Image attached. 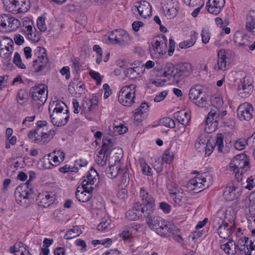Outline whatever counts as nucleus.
<instances>
[{
  "label": "nucleus",
  "instance_id": "1a4fd4ad",
  "mask_svg": "<svg viewBox=\"0 0 255 255\" xmlns=\"http://www.w3.org/2000/svg\"><path fill=\"white\" fill-rule=\"evenodd\" d=\"M220 112L217 107H212L205 120V130L207 133H211L215 130V127L217 124L219 118Z\"/></svg>",
  "mask_w": 255,
  "mask_h": 255
},
{
  "label": "nucleus",
  "instance_id": "603ef678",
  "mask_svg": "<svg viewBox=\"0 0 255 255\" xmlns=\"http://www.w3.org/2000/svg\"><path fill=\"white\" fill-rule=\"evenodd\" d=\"M241 39L242 41L244 40V34L241 32H237L235 33L234 36V42L239 46H246L247 44L245 42H241L240 39Z\"/></svg>",
  "mask_w": 255,
  "mask_h": 255
},
{
  "label": "nucleus",
  "instance_id": "58836bf2",
  "mask_svg": "<svg viewBox=\"0 0 255 255\" xmlns=\"http://www.w3.org/2000/svg\"><path fill=\"white\" fill-rule=\"evenodd\" d=\"M162 219L158 216H151L146 219V222L148 227L154 231L156 229V227L158 226L159 223Z\"/></svg>",
  "mask_w": 255,
  "mask_h": 255
},
{
  "label": "nucleus",
  "instance_id": "5701e85b",
  "mask_svg": "<svg viewBox=\"0 0 255 255\" xmlns=\"http://www.w3.org/2000/svg\"><path fill=\"white\" fill-rule=\"evenodd\" d=\"M240 190L234 184L227 186L224 189L223 196L227 201H233L240 195Z\"/></svg>",
  "mask_w": 255,
  "mask_h": 255
},
{
  "label": "nucleus",
  "instance_id": "6e6552de",
  "mask_svg": "<svg viewBox=\"0 0 255 255\" xmlns=\"http://www.w3.org/2000/svg\"><path fill=\"white\" fill-rule=\"evenodd\" d=\"M167 39L163 35L158 37V39L152 43V45L149 47V52L152 56L158 57L167 51Z\"/></svg>",
  "mask_w": 255,
  "mask_h": 255
},
{
  "label": "nucleus",
  "instance_id": "864d4df0",
  "mask_svg": "<svg viewBox=\"0 0 255 255\" xmlns=\"http://www.w3.org/2000/svg\"><path fill=\"white\" fill-rule=\"evenodd\" d=\"M160 123L161 125L169 128H173L175 126L174 120L169 117H166L161 119Z\"/></svg>",
  "mask_w": 255,
  "mask_h": 255
},
{
  "label": "nucleus",
  "instance_id": "8fccbe9b",
  "mask_svg": "<svg viewBox=\"0 0 255 255\" xmlns=\"http://www.w3.org/2000/svg\"><path fill=\"white\" fill-rule=\"evenodd\" d=\"M224 136L222 133H218L217 135L216 141L215 145L218 147V150L220 153L224 152Z\"/></svg>",
  "mask_w": 255,
  "mask_h": 255
},
{
  "label": "nucleus",
  "instance_id": "473e14b6",
  "mask_svg": "<svg viewBox=\"0 0 255 255\" xmlns=\"http://www.w3.org/2000/svg\"><path fill=\"white\" fill-rule=\"evenodd\" d=\"M174 118L183 126L187 124L190 120V116L184 110L175 113Z\"/></svg>",
  "mask_w": 255,
  "mask_h": 255
},
{
  "label": "nucleus",
  "instance_id": "774afa93",
  "mask_svg": "<svg viewBox=\"0 0 255 255\" xmlns=\"http://www.w3.org/2000/svg\"><path fill=\"white\" fill-rule=\"evenodd\" d=\"M247 185L245 186L246 189L252 190L255 187V182L252 177H248L246 180Z\"/></svg>",
  "mask_w": 255,
  "mask_h": 255
},
{
  "label": "nucleus",
  "instance_id": "4be33fe9",
  "mask_svg": "<svg viewBox=\"0 0 255 255\" xmlns=\"http://www.w3.org/2000/svg\"><path fill=\"white\" fill-rule=\"evenodd\" d=\"M36 177L35 173L33 171L29 172V178L26 182L23 184L24 190L20 193L23 199H29L33 198V191L30 184V181H32Z\"/></svg>",
  "mask_w": 255,
  "mask_h": 255
},
{
  "label": "nucleus",
  "instance_id": "6e6d98bb",
  "mask_svg": "<svg viewBox=\"0 0 255 255\" xmlns=\"http://www.w3.org/2000/svg\"><path fill=\"white\" fill-rule=\"evenodd\" d=\"M245 237L243 238H240L238 241V245H237V248L239 255H246L245 250Z\"/></svg>",
  "mask_w": 255,
  "mask_h": 255
},
{
  "label": "nucleus",
  "instance_id": "69168bd1",
  "mask_svg": "<svg viewBox=\"0 0 255 255\" xmlns=\"http://www.w3.org/2000/svg\"><path fill=\"white\" fill-rule=\"evenodd\" d=\"M89 74L90 76L96 81V84L97 85H100L102 82V79L101 78L100 74L99 72H96L93 70H91Z\"/></svg>",
  "mask_w": 255,
  "mask_h": 255
},
{
  "label": "nucleus",
  "instance_id": "39448f33",
  "mask_svg": "<svg viewBox=\"0 0 255 255\" xmlns=\"http://www.w3.org/2000/svg\"><path fill=\"white\" fill-rule=\"evenodd\" d=\"M3 3L5 10L14 14L25 12L30 8L28 0H3Z\"/></svg>",
  "mask_w": 255,
  "mask_h": 255
},
{
  "label": "nucleus",
  "instance_id": "c85d7f7f",
  "mask_svg": "<svg viewBox=\"0 0 255 255\" xmlns=\"http://www.w3.org/2000/svg\"><path fill=\"white\" fill-rule=\"evenodd\" d=\"M246 28L249 32L255 35V10H251L248 12Z\"/></svg>",
  "mask_w": 255,
  "mask_h": 255
},
{
  "label": "nucleus",
  "instance_id": "5fc2aeb1",
  "mask_svg": "<svg viewBox=\"0 0 255 255\" xmlns=\"http://www.w3.org/2000/svg\"><path fill=\"white\" fill-rule=\"evenodd\" d=\"M112 146V142L111 138L104 136L103 138L102 147L101 149L105 152H108Z\"/></svg>",
  "mask_w": 255,
  "mask_h": 255
},
{
  "label": "nucleus",
  "instance_id": "c9c22d12",
  "mask_svg": "<svg viewBox=\"0 0 255 255\" xmlns=\"http://www.w3.org/2000/svg\"><path fill=\"white\" fill-rule=\"evenodd\" d=\"M139 197L142 201L141 204L155 203V200L152 195L143 188L140 190Z\"/></svg>",
  "mask_w": 255,
  "mask_h": 255
},
{
  "label": "nucleus",
  "instance_id": "7c9ffc66",
  "mask_svg": "<svg viewBox=\"0 0 255 255\" xmlns=\"http://www.w3.org/2000/svg\"><path fill=\"white\" fill-rule=\"evenodd\" d=\"M139 15L142 17L146 18L149 16L151 12V6L147 1H143L138 6H136Z\"/></svg>",
  "mask_w": 255,
  "mask_h": 255
},
{
  "label": "nucleus",
  "instance_id": "e2e57ef3",
  "mask_svg": "<svg viewBox=\"0 0 255 255\" xmlns=\"http://www.w3.org/2000/svg\"><path fill=\"white\" fill-rule=\"evenodd\" d=\"M245 204L249 208L255 205V193L250 194L249 197L245 200Z\"/></svg>",
  "mask_w": 255,
  "mask_h": 255
},
{
  "label": "nucleus",
  "instance_id": "c756f323",
  "mask_svg": "<svg viewBox=\"0 0 255 255\" xmlns=\"http://www.w3.org/2000/svg\"><path fill=\"white\" fill-rule=\"evenodd\" d=\"M221 249L229 255H235L239 254L237 248V245L233 240L229 239L226 244H223L220 246Z\"/></svg>",
  "mask_w": 255,
  "mask_h": 255
},
{
  "label": "nucleus",
  "instance_id": "680f3d73",
  "mask_svg": "<svg viewBox=\"0 0 255 255\" xmlns=\"http://www.w3.org/2000/svg\"><path fill=\"white\" fill-rule=\"evenodd\" d=\"M166 10H164V13L168 17V18H172L176 16L178 10L177 9L174 7H172L170 8H168L166 11Z\"/></svg>",
  "mask_w": 255,
  "mask_h": 255
},
{
  "label": "nucleus",
  "instance_id": "bb28decb",
  "mask_svg": "<svg viewBox=\"0 0 255 255\" xmlns=\"http://www.w3.org/2000/svg\"><path fill=\"white\" fill-rule=\"evenodd\" d=\"M155 203L140 204L138 203L139 211L141 217L143 216L147 219L152 216L155 210Z\"/></svg>",
  "mask_w": 255,
  "mask_h": 255
},
{
  "label": "nucleus",
  "instance_id": "37998d69",
  "mask_svg": "<svg viewBox=\"0 0 255 255\" xmlns=\"http://www.w3.org/2000/svg\"><path fill=\"white\" fill-rule=\"evenodd\" d=\"M175 70L176 66H174L171 63H167L165 67L163 75L166 77L171 76L176 80Z\"/></svg>",
  "mask_w": 255,
  "mask_h": 255
},
{
  "label": "nucleus",
  "instance_id": "0eeeda50",
  "mask_svg": "<svg viewBox=\"0 0 255 255\" xmlns=\"http://www.w3.org/2000/svg\"><path fill=\"white\" fill-rule=\"evenodd\" d=\"M189 98L194 104L199 107H205L208 104L207 96L202 89L199 88L197 86L190 89Z\"/></svg>",
  "mask_w": 255,
  "mask_h": 255
},
{
  "label": "nucleus",
  "instance_id": "a211bd4d",
  "mask_svg": "<svg viewBox=\"0 0 255 255\" xmlns=\"http://www.w3.org/2000/svg\"><path fill=\"white\" fill-rule=\"evenodd\" d=\"M225 0H208L206 6L209 13L217 15L225 5Z\"/></svg>",
  "mask_w": 255,
  "mask_h": 255
},
{
  "label": "nucleus",
  "instance_id": "f257e3e1",
  "mask_svg": "<svg viewBox=\"0 0 255 255\" xmlns=\"http://www.w3.org/2000/svg\"><path fill=\"white\" fill-rule=\"evenodd\" d=\"M222 215H224V218L221 216L220 212L216 214L213 220V226L218 228V234L220 238L228 239L235 230L236 211L234 209L229 207L225 213H222Z\"/></svg>",
  "mask_w": 255,
  "mask_h": 255
},
{
  "label": "nucleus",
  "instance_id": "0e129e2a",
  "mask_svg": "<svg viewBox=\"0 0 255 255\" xmlns=\"http://www.w3.org/2000/svg\"><path fill=\"white\" fill-rule=\"evenodd\" d=\"M202 41L204 44L209 42L210 38V33L206 29H203L201 33Z\"/></svg>",
  "mask_w": 255,
  "mask_h": 255
},
{
  "label": "nucleus",
  "instance_id": "20e7f679",
  "mask_svg": "<svg viewBox=\"0 0 255 255\" xmlns=\"http://www.w3.org/2000/svg\"><path fill=\"white\" fill-rule=\"evenodd\" d=\"M213 182V177L209 172H203L191 179L187 184V188L199 193L209 187Z\"/></svg>",
  "mask_w": 255,
  "mask_h": 255
},
{
  "label": "nucleus",
  "instance_id": "de8ad7c7",
  "mask_svg": "<svg viewBox=\"0 0 255 255\" xmlns=\"http://www.w3.org/2000/svg\"><path fill=\"white\" fill-rule=\"evenodd\" d=\"M81 232L79 230L78 227H74L73 229L69 230L64 236L66 240H70L79 236Z\"/></svg>",
  "mask_w": 255,
  "mask_h": 255
},
{
  "label": "nucleus",
  "instance_id": "c03bdc74",
  "mask_svg": "<svg viewBox=\"0 0 255 255\" xmlns=\"http://www.w3.org/2000/svg\"><path fill=\"white\" fill-rule=\"evenodd\" d=\"M252 139L240 138L237 140L234 146L236 149L239 150H243L245 148L246 145L248 144H251Z\"/></svg>",
  "mask_w": 255,
  "mask_h": 255
},
{
  "label": "nucleus",
  "instance_id": "4d7b16f0",
  "mask_svg": "<svg viewBox=\"0 0 255 255\" xmlns=\"http://www.w3.org/2000/svg\"><path fill=\"white\" fill-rule=\"evenodd\" d=\"M196 42V36L192 37L190 39L181 42L179 43V46L181 49L187 48L193 46Z\"/></svg>",
  "mask_w": 255,
  "mask_h": 255
},
{
  "label": "nucleus",
  "instance_id": "a878e982",
  "mask_svg": "<svg viewBox=\"0 0 255 255\" xmlns=\"http://www.w3.org/2000/svg\"><path fill=\"white\" fill-rule=\"evenodd\" d=\"M54 199L53 196L46 192L40 193L37 197V200L39 206L46 208L53 203Z\"/></svg>",
  "mask_w": 255,
  "mask_h": 255
},
{
  "label": "nucleus",
  "instance_id": "412c9836",
  "mask_svg": "<svg viewBox=\"0 0 255 255\" xmlns=\"http://www.w3.org/2000/svg\"><path fill=\"white\" fill-rule=\"evenodd\" d=\"M154 231L160 236L167 237L173 232V228L166 221L162 219Z\"/></svg>",
  "mask_w": 255,
  "mask_h": 255
},
{
  "label": "nucleus",
  "instance_id": "4468645a",
  "mask_svg": "<svg viewBox=\"0 0 255 255\" xmlns=\"http://www.w3.org/2000/svg\"><path fill=\"white\" fill-rule=\"evenodd\" d=\"M192 72V66L189 63H180L176 66V81L177 82L189 76Z\"/></svg>",
  "mask_w": 255,
  "mask_h": 255
},
{
  "label": "nucleus",
  "instance_id": "f03ea898",
  "mask_svg": "<svg viewBox=\"0 0 255 255\" xmlns=\"http://www.w3.org/2000/svg\"><path fill=\"white\" fill-rule=\"evenodd\" d=\"M55 134V130L49 129L46 121H39L36 123L35 130H30L28 134L29 138L36 143H45L49 142Z\"/></svg>",
  "mask_w": 255,
  "mask_h": 255
},
{
  "label": "nucleus",
  "instance_id": "09e8293b",
  "mask_svg": "<svg viewBox=\"0 0 255 255\" xmlns=\"http://www.w3.org/2000/svg\"><path fill=\"white\" fill-rule=\"evenodd\" d=\"M27 93L22 89L19 90L17 94V101L19 104L23 105L27 101Z\"/></svg>",
  "mask_w": 255,
  "mask_h": 255
},
{
  "label": "nucleus",
  "instance_id": "338daca9",
  "mask_svg": "<svg viewBox=\"0 0 255 255\" xmlns=\"http://www.w3.org/2000/svg\"><path fill=\"white\" fill-rule=\"evenodd\" d=\"M114 131L117 132L119 134H122L127 132L128 128L127 127L121 124L119 126H116L114 128Z\"/></svg>",
  "mask_w": 255,
  "mask_h": 255
},
{
  "label": "nucleus",
  "instance_id": "a19ab883",
  "mask_svg": "<svg viewBox=\"0 0 255 255\" xmlns=\"http://www.w3.org/2000/svg\"><path fill=\"white\" fill-rule=\"evenodd\" d=\"M108 153V152H105L104 150H102L101 149L100 150L96 158V161L99 165L103 166L106 165Z\"/></svg>",
  "mask_w": 255,
  "mask_h": 255
},
{
  "label": "nucleus",
  "instance_id": "cd10ccee",
  "mask_svg": "<svg viewBox=\"0 0 255 255\" xmlns=\"http://www.w3.org/2000/svg\"><path fill=\"white\" fill-rule=\"evenodd\" d=\"M98 179L99 176L97 171L94 169H91L87 173L86 178L83 180L81 185L82 186H92L95 184H97L96 182Z\"/></svg>",
  "mask_w": 255,
  "mask_h": 255
},
{
  "label": "nucleus",
  "instance_id": "7ed1b4c3",
  "mask_svg": "<svg viewBox=\"0 0 255 255\" xmlns=\"http://www.w3.org/2000/svg\"><path fill=\"white\" fill-rule=\"evenodd\" d=\"M230 166L233 170L238 181H241L246 172L250 169L249 159L246 154H239L234 157Z\"/></svg>",
  "mask_w": 255,
  "mask_h": 255
},
{
  "label": "nucleus",
  "instance_id": "423d86ee",
  "mask_svg": "<svg viewBox=\"0 0 255 255\" xmlns=\"http://www.w3.org/2000/svg\"><path fill=\"white\" fill-rule=\"evenodd\" d=\"M136 86L133 84L123 87L118 96L119 102L125 106H130L134 102Z\"/></svg>",
  "mask_w": 255,
  "mask_h": 255
},
{
  "label": "nucleus",
  "instance_id": "a18cd8bd",
  "mask_svg": "<svg viewBox=\"0 0 255 255\" xmlns=\"http://www.w3.org/2000/svg\"><path fill=\"white\" fill-rule=\"evenodd\" d=\"M7 30L8 31H14L19 28L20 23L19 21L11 16H10L9 21L8 22Z\"/></svg>",
  "mask_w": 255,
  "mask_h": 255
},
{
  "label": "nucleus",
  "instance_id": "dca6fc26",
  "mask_svg": "<svg viewBox=\"0 0 255 255\" xmlns=\"http://www.w3.org/2000/svg\"><path fill=\"white\" fill-rule=\"evenodd\" d=\"M13 42L9 37L4 38L0 41V55L5 58L9 57L13 50Z\"/></svg>",
  "mask_w": 255,
  "mask_h": 255
},
{
  "label": "nucleus",
  "instance_id": "393cba45",
  "mask_svg": "<svg viewBox=\"0 0 255 255\" xmlns=\"http://www.w3.org/2000/svg\"><path fill=\"white\" fill-rule=\"evenodd\" d=\"M113 158L115 161L114 164L109 166V168L106 171L107 176L112 179L119 175L121 169L119 164L121 159L117 156L115 157H113L112 159Z\"/></svg>",
  "mask_w": 255,
  "mask_h": 255
},
{
  "label": "nucleus",
  "instance_id": "72a5a7b5",
  "mask_svg": "<svg viewBox=\"0 0 255 255\" xmlns=\"http://www.w3.org/2000/svg\"><path fill=\"white\" fill-rule=\"evenodd\" d=\"M137 230V226L134 225L133 224L131 225V226H125L122 230L120 236L124 241H127L132 237V232L133 231Z\"/></svg>",
  "mask_w": 255,
  "mask_h": 255
},
{
  "label": "nucleus",
  "instance_id": "6ab92c4d",
  "mask_svg": "<svg viewBox=\"0 0 255 255\" xmlns=\"http://www.w3.org/2000/svg\"><path fill=\"white\" fill-rule=\"evenodd\" d=\"M239 95L242 98H246L250 95L253 91V86L251 82L246 77L243 79L238 86Z\"/></svg>",
  "mask_w": 255,
  "mask_h": 255
},
{
  "label": "nucleus",
  "instance_id": "79ce46f5",
  "mask_svg": "<svg viewBox=\"0 0 255 255\" xmlns=\"http://www.w3.org/2000/svg\"><path fill=\"white\" fill-rule=\"evenodd\" d=\"M139 68L138 67H130L125 69L124 72L126 77L134 79L139 75Z\"/></svg>",
  "mask_w": 255,
  "mask_h": 255
},
{
  "label": "nucleus",
  "instance_id": "f8f14e48",
  "mask_svg": "<svg viewBox=\"0 0 255 255\" xmlns=\"http://www.w3.org/2000/svg\"><path fill=\"white\" fill-rule=\"evenodd\" d=\"M30 94L33 101L39 102V105H43L47 100V92L45 91L44 85L32 87L30 90Z\"/></svg>",
  "mask_w": 255,
  "mask_h": 255
},
{
  "label": "nucleus",
  "instance_id": "13d9d810",
  "mask_svg": "<svg viewBox=\"0 0 255 255\" xmlns=\"http://www.w3.org/2000/svg\"><path fill=\"white\" fill-rule=\"evenodd\" d=\"M45 17L43 16L39 17L37 20V25L38 29L41 32H45L47 29V26L45 22Z\"/></svg>",
  "mask_w": 255,
  "mask_h": 255
},
{
  "label": "nucleus",
  "instance_id": "bf43d9fd",
  "mask_svg": "<svg viewBox=\"0 0 255 255\" xmlns=\"http://www.w3.org/2000/svg\"><path fill=\"white\" fill-rule=\"evenodd\" d=\"M13 61L14 63L19 68L21 69L25 68V66L22 63L20 56L18 53H15Z\"/></svg>",
  "mask_w": 255,
  "mask_h": 255
},
{
  "label": "nucleus",
  "instance_id": "3c124183",
  "mask_svg": "<svg viewBox=\"0 0 255 255\" xmlns=\"http://www.w3.org/2000/svg\"><path fill=\"white\" fill-rule=\"evenodd\" d=\"M111 224L110 220L103 218L101 222L98 225L97 229L100 231H104L108 229Z\"/></svg>",
  "mask_w": 255,
  "mask_h": 255
},
{
  "label": "nucleus",
  "instance_id": "ddd939ff",
  "mask_svg": "<svg viewBox=\"0 0 255 255\" xmlns=\"http://www.w3.org/2000/svg\"><path fill=\"white\" fill-rule=\"evenodd\" d=\"M109 38L112 43L121 45L128 44L129 40L128 34L123 29H116L113 31L110 34Z\"/></svg>",
  "mask_w": 255,
  "mask_h": 255
},
{
  "label": "nucleus",
  "instance_id": "49530a36",
  "mask_svg": "<svg viewBox=\"0 0 255 255\" xmlns=\"http://www.w3.org/2000/svg\"><path fill=\"white\" fill-rule=\"evenodd\" d=\"M10 14H2L0 15V29L2 30H7Z\"/></svg>",
  "mask_w": 255,
  "mask_h": 255
},
{
  "label": "nucleus",
  "instance_id": "f3484780",
  "mask_svg": "<svg viewBox=\"0 0 255 255\" xmlns=\"http://www.w3.org/2000/svg\"><path fill=\"white\" fill-rule=\"evenodd\" d=\"M79 187H78L76 192V196L77 199L82 202H87L90 200L91 198V193L94 189L93 186H82L81 188H83V191H80L79 189Z\"/></svg>",
  "mask_w": 255,
  "mask_h": 255
},
{
  "label": "nucleus",
  "instance_id": "e433bc0d",
  "mask_svg": "<svg viewBox=\"0 0 255 255\" xmlns=\"http://www.w3.org/2000/svg\"><path fill=\"white\" fill-rule=\"evenodd\" d=\"M149 111V106L146 102L141 103L139 108H137L134 113V119L136 121H140L139 117L143 115Z\"/></svg>",
  "mask_w": 255,
  "mask_h": 255
},
{
  "label": "nucleus",
  "instance_id": "2f4dec72",
  "mask_svg": "<svg viewBox=\"0 0 255 255\" xmlns=\"http://www.w3.org/2000/svg\"><path fill=\"white\" fill-rule=\"evenodd\" d=\"M138 208V203H136L131 209L127 212L126 218L129 220L135 221L141 217V213Z\"/></svg>",
  "mask_w": 255,
  "mask_h": 255
},
{
  "label": "nucleus",
  "instance_id": "9d476101",
  "mask_svg": "<svg viewBox=\"0 0 255 255\" xmlns=\"http://www.w3.org/2000/svg\"><path fill=\"white\" fill-rule=\"evenodd\" d=\"M39 51L42 53V55L33 61L32 67L34 72L38 73L47 70L49 68V60L46 56V50L43 47H40Z\"/></svg>",
  "mask_w": 255,
  "mask_h": 255
},
{
  "label": "nucleus",
  "instance_id": "aec40b11",
  "mask_svg": "<svg viewBox=\"0 0 255 255\" xmlns=\"http://www.w3.org/2000/svg\"><path fill=\"white\" fill-rule=\"evenodd\" d=\"M218 59L216 65L214 66L215 71H225L227 69L226 51L225 49H220L218 52Z\"/></svg>",
  "mask_w": 255,
  "mask_h": 255
},
{
  "label": "nucleus",
  "instance_id": "f704fd0d",
  "mask_svg": "<svg viewBox=\"0 0 255 255\" xmlns=\"http://www.w3.org/2000/svg\"><path fill=\"white\" fill-rule=\"evenodd\" d=\"M64 105V103L61 101H56L50 102L48 108L50 117L51 116V113H59L63 112V106Z\"/></svg>",
  "mask_w": 255,
  "mask_h": 255
},
{
  "label": "nucleus",
  "instance_id": "4c0bfd02",
  "mask_svg": "<svg viewBox=\"0 0 255 255\" xmlns=\"http://www.w3.org/2000/svg\"><path fill=\"white\" fill-rule=\"evenodd\" d=\"M119 176L121 177L120 185L126 187L128 184L129 180L128 169L127 168L121 169Z\"/></svg>",
  "mask_w": 255,
  "mask_h": 255
},
{
  "label": "nucleus",
  "instance_id": "9b49d317",
  "mask_svg": "<svg viewBox=\"0 0 255 255\" xmlns=\"http://www.w3.org/2000/svg\"><path fill=\"white\" fill-rule=\"evenodd\" d=\"M254 113L253 106L249 103L242 104L237 109V116L241 121H250L253 118Z\"/></svg>",
  "mask_w": 255,
  "mask_h": 255
},
{
  "label": "nucleus",
  "instance_id": "2eb2a0df",
  "mask_svg": "<svg viewBox=\"0 0 255 255\" xmlns=\"http://www.w3.org/2000/svg\"><path fill=\"white\" fill-rule=\"evenodd\" d=\"M51 122L54 126L62 127L65 126L69 119V110H66L65 112L59 113H51Z\"/></svg>",
  "mask_w": 255,
  "mask_h": 255
},
{
  "label": "nucleus",
  "instance_id": "ea45409f",
  "mask_svg": "<svg viewBox=\"0 0 255 255\" xmlns=\"http://www.w3.org/2000/svg\"><path fill=\"white\" fill-rule=\"evenodd\" d=\"M170 197L173 200L175 204L178 206H181L183 203V190L181 189L179 192H170Z\"/></svg>",
  "mask_w": 255,
  "mask_h": 255
},
{
  "label": "nucleus",
  "instance_id": "b1692460",
  "mask_svg": "<svg viewBox=\"0 0 255 255\" xmlns=\"http://www.w3.org/2000/svg\"><path fill=\"white\" fill-rule=\"evenodd\" d=\"M58 155L59 156L61 160L63 161L65 157V154L63 152L58 151L57 153H56V151L54 150L53 152L50 153L47 155L48 157L47 159L48 163L49 164V166L48 167L45 166L46 168L50 169L51 168V166L55 167L59 164L60 161L58 159Z\"/></svg>",
  "mask_w": 255,
  "mask_h": 255
},
{
  "label": "nucleus",
  "instance_id": "052dcab7",
  "mask_svg": "<svg viewBox=\"0 0 255 255\" xmlns=\"http://www.w3.org/2000/svg\"><path fill=\"white\" fill-rule=\"evenodd\" d=\"M173 154L170 152L169 149L165 151L162 160L163 162L169 164L173 159Z\"/></svg>",
  "mask_w": 255,
  "mask_h": 255
}]
</instances>
